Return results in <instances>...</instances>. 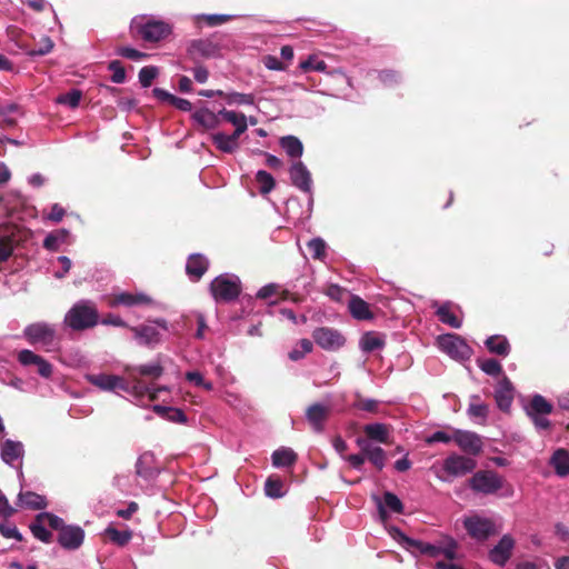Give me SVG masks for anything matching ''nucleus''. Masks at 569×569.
I'll return each instance as SVG.
<instances>
[{
    "label": "nucleus",
    "mask_w": 569,
    "mask_h": 569,
    "mask_svg": "<svg viewBox=\"0 0 569 569\" xmlns=\"http://www.w3.org/2000/svg\"><path fill=\"white\" fill-rule=\"evenodd\" d=\"M130 28L133 33L149 42H158L171 33V26L168 22L147 14L136 16Z\"/></svg>",
    "instance_id": "obj_1"
},
{
    "label": "nucleus",
    "mask_w": 569,
    "mask_h": 569,
    "mask_svg": "<svg viewBox=\"0 0 569 569\" xmlns=\"http://www.w3.org/2000/svg\"><path fill=\"white\" fill-rule=\"evenodd\" d=\"M64 325L72 330H86L99 323L96 305L90 300L76 302L64 316Z\"/></svg>",
    "instance_id": "obj_2"
},
{
    "label": "nucleus",
    "mask_w": 569,
    "mask_h": 569,
    "mask_svg": "<svg viewBox=\"0 0 569 569\" xmlns=\"http://www.w3.org/2000/svg\"><path fill=\"white\" fill-rule=\"evenodd\" d=\"M23 338L33 346H40L46 351L54 350L57 345L56 328L47 322H34L23 329Z\"/></svg>",
    "instance_id": "obj_3"
},
{
    "label": "nucleus",
    "mask_w": 569,
    "mask_h": 569,
    "mask_svg": "<svg viewBox=\"0 0 569 569\" xmlns=\"http://www.w3.org/2000/svg\"><path fill=\"white\" fill-rule=\"evenodd\" d=\"M86 379L103 391H116L119 389L129 395H141L144 391L142 387L131 386L130 381H126L122 377L116 375H87Z\"/></svg>",
    "instance_id": "obj_4"
},
{
    "label": "nucleus",
    "mask_w": 569,
    "mask_h": 569,
    "mask_svg": "<svg viewBox=\"0 0 569 569\" xmlns=\"http://www.w3.org/2000/svg\"><path fill=\"white\" fill-rule=\"evenodd\" d=\"M437 345L441 351L455 360H467L472 353L471 348L466 343V341L453 333L439 336L437 338Z\"/></svg>",
    "instance_id": "obj_5"
},
{
    "label": "nucleus",
    "mask_w": 569,
    "mask_h": 569,
    "mask_svg": "<svg viewBox=\"0 0 569 569\" xmlns=\"http://www.w3.org/2000/svg\"><path fill=\"white\" fill-rule=\"evenodd\" d=\"M210 290L216 300H233L240 293L239 278L230 274H221L212 280Z\"/></svg>",
    "instance_id": "obj_6"
},
{
    "label": "nucleus",
    "mask_w": 569,
    "mask_h": 569,
    "mask_svg": "<svg viewBox=\"0 0 569 569\" xmlns=\"http://www.w3.org/2000/svg\"><path fill=\"white\" fill-rule=\"evenodd\" d=\"M130 330L133 332L134 339L140 345L152 346L160 342L161 331H167L168 326L166 320L158 319L152 321V323L130 327Z\"/></svg>",
    "instance_id": "obj_7"
},
{
    "label": "nucleus",
    "mask_w": 569,
    "mask_h": 569,
    "mask_svg": "<svg viewBox=\"0 0 569 569\" xmlns=\"http://www.w3.org/2000/svg\"><path fill=\"white\" fill-rule=\"evenodd\" d=\"M463 526L467 532L476 540H486L491 535L497 532V526L490 518L481 517L479 515H472L466 517Z\"/></svg>",
    "instance_id": "obj_8"
},
{
    "label": "nucleus",
    "mask_w": 569,
    "mask_h": 569,
    "mask_svg": "<svg viewBox=\"0 0 569 569\" xmlns=\"http://www.w3.org/2000/svg\"><path fill=\"white\" fill-rule=\"evenodd\" d=\"M312 338L315 342L327 351H336L346 343V338L337 329L320 327L313 330Z\"/></svg>",
    "instance_id": "obj_9"
},
{
    "label": "nucleus",
    "mask_w": 569,
    "mask_h": 569,
    "mask_svg": "<svg viewBox=\"0 0 569 569\" xmlns=\"http://www.w3.org/2000/svg\"><path fill=\"white\" fill-rule=\"evenodd\" d=\"M153 303V300L150 296L144 292H129V291H117L113 292L109 300L108 306L111 308H117L120 306L132 308L139 306H150Z\"/></svg>",
    "instance_id": "obj_10"
},
{
    "label": "nucleus",
    "mask_w": 569,
    "mask_h": 569,
    "mask_svg": "<svg viewBox=\"0 0 569 569\" xmlns=\"http://www.w3.org/2000/svg\"><path fill=\"white\" fill-rule=\"evenodd\" d=\"M472 490L490 495L502 488V479L492 471L476 472L470 479Z\"/></svg>",
    "instance_id": "obj_11"
},
{
    "label": "nucleus",
    "mask_w": 569,
    "mask_h": 569,
    "mask_svg": "<svg viewBox=\"0 0 569 569\" xmlns=\"http://www.w3.org/2000/svg\"><path fill=\"white\" fill-rule=\"evenodd\" d=\"M476 466L477 463L472 458L459 455H450L443 460L442 470L449 477H462L473 471Z\"/></svg>",
    "instance_id": "obj_12"
},
{
    "label": "nucleus",
    "mask_w": 569,
    "mask_h": 569,
    "mask_svg": "<svg viewBox=\"0 0 569 569\" xmlns=\"http://www.w3.org/2000/svg\"><path fill=\"white\" fill-rule=\"evenodd\" d=\"M20 230L17 226H0V261H6L12 254L14 246L20 241Z\"/></svg>",
    "instance_id": "obj_13"
},
{
    "label": "nucleus",
    "mask_w": 569,
    "mask_h": 569,
    "mask_svg": "<svg viewBox=\"0 0 569 569\" xmlns=\"http://www.w3.org/2000/svg\"><path fill=\"white\" fill-rule=\"evenodd\" d=\"M18 361L24 367L34 366L42 378L49 379L52 376V365L29 349H23L18 353Z\"/></svg>",
    "instance_id": "obj_14"
},
{
    "label": "nucleus",
    "mask_w": 569,
    "mask_h": 569,
    "mask_svg": "<svg viewBox=\"0 0 569 569\" xmlns=\"http://www.w3.org/2000/svg\"><path fill=\"white\" fill-rule=\"evenodd\" d=\"M427 550L428 556L432 558L443 557L448 560L460 558L458 542L450 537H446L437 543H429Z\"/></svg>",
    "instance_id": "obj_15"
},
{
    "label": "nucleus",
    "mask_w": 569,
    "mask_h": 569,
    "mask_svg": "<svg viewBox=\"0 0 569 569\" xmlns=\"http://www.w3.org/2000/svg\"><path fill=\"white\" fill-rule=\"evenodd\" d=\"M455 442L465 452L478 455L482 450L481 438L471 431L455 430Z\"/></svg>",
    "instance_id": "obj_16"
},
{
    "label": "nucleus",
    "mask_w": 569,
    "mask_h": 569,
    "mask_svg": "<svg viewBox=\"0 0 569 569\" xmlns=\"http://www.w3.org/2000/svg\"><path fill=\"white\" fill-rule=\"evenodd\" d=\"M84 539V531L79 526H66L61 527L58 536V542L64 549L74 550L78 549Z\"/></svg>",
    "instance_id": "obj_17"
},
{
    "label": "nucleus",
    "mask_w": 569,
    "mask_h": 569,
    "mask_svg": "<svg viewBox=\"0 0 569 569\" xmlns=\"http://www.w3.org/2000/svg\"><path fill=\"white\" fill-rule=\"evenodd\" d=\"M356 442L365 458L368 459L378 470H382L386 465V452L383 449L372 445L368 439L363 438H358Z\"/></svg>",
    "instance_id": "obj_18"
},
{
    "label": "nucleus",
    "mask_w": 569,
    "mask_h": 569,
    "mask_svg": "<svg viewBox=\"0 0 569 569\" xmlns=\"http://www.w3.org/2000/svg\"><path fill=\"white\" fill-rule=\"evenodd\" d=\"M331 411L329 405H322L319 402L312 403L306 411V418L316 432H321L326 420L328 419Z\"/></svg>",
    "instance_id": "obj_19"
},
{
    "label": "nucleus",
    "mask_w": 569,
    "mask_h": 569,
    "mask_svg": "<svg viewBox=\"0 0 569 569\" xmlns=\"http://www.w3.org/2000/svg\"><path fill=\"white\" fill-rule=\"evenodd\" d=\"M515 540L510 535H505L499 542L490 550V560L498 565L503 566L510 558Z\"/></svg>",
    "instance_id": "obj_20"
},
{
    "label": "nucleus",
    "mask_w": 569,
    "mask_h": 569,
    "mask_svg": "<svg viewBox=\"0 0 569 569\" xmlns=\"http://www.w3.org/2000/svg\"><path fill=\"white\" fill-rule=\"evenodd\" d=\"M292 183L305 192H311L312 180L309 170L301 161H296L290 168Z\"/></svg>",
    "instance_id": "obj_21"
},
{
    "label": "nucleus",
    "mask_w": 569,
    "mask_h": 569,
    "mask_svg": "<svg viewBox=\"0 0 569 569\" xmlns=\"http://www.w3.org/2000/svg\"><path fill=\"white\" fill-rule=\"evenodd\" d=\"M1 459L7 465L13 466L17 461H21L24 455L22 442L7 439L0 445Z\"/></svg>",
    "instance_id": "obj_22"
},
{
    "label": "nucleus",
    "mask_w": 569,
    "mask_h": 569,
    "mask_svg": "<svg viewBox=\"0 0 569 569\" xmlns=\"http://www.w3.org/2000/svg\"><path fill=\"white\" fill-rule=\"evenodd\" d=\"M495 399L502 411H508L513 401V387L507 377H503L496 389Z\"/></svg>",
    "instance_id": "obj_23"
},
{
    "label": "nucleus",
    "mask_w": 569,
    "mask_h": 569,
    "mask_svg": "<svg viewBox=\"0 0 569 569\" xmlns=\"http://www.w3.org/2000/svg\"><path fill=\"white\" fill-rule=\"evenodd\" d=\"M124 371L128 373V378L130 381V385H132V377L138 378L137 375L150 377L153 379H158L163 373V367L159 361L147 363V365H140L136 367L127 366L124 368Z\"/></svg>",
    "instance_id": "obj_24"
},
{
    "label": "nucleus",
    "mask_w": 569,
    "mask_h": 569,
    "mask_svg": "<svg viewBox=\"0 0 569 569\" xmlns=\"http://www.w3.org/2000/svg\"><path fill=\"white\" fill-rule=\"evenodd\" d=\"M348 309L351 316L357 320H371L373 318L369 305L358 296L350 295Z\"/></svg>",
    "instance_id": "obj_25"
},
{
    "label": "nucleus",
    "mask_w": 569,
    "mask_h": 569,
    "mask_svg": "<svg viewBox=\"0 0 569 569\" xmlns=\"http://www.w3.org/2000/svg\"><path fill=\"white\" fill-rule=\"evenodd\" d=\"M211 138L216 147L222 152L231 153L239 147V136L234 133L226 134L223 132H216Z\"/></svg>",
    "instance_id": "obj_26"
},
{
    "label": "nucleus",
    "mask_w": 569,
    "mask_h": 569,
    "mask_svg": "<svg viewBox=\"0 0 569 569\" xmlns=\"http://www.w3.org/2000/svg\"><path fill=\"white\" fill-rule=\"evenodd\" d=\"M219 114H221V117L226 121H228L232 126H234V132L233 133L236 136L240 137L247 130V128H248V119H247V117L243 113L222 109L221 111H219Z\"/></svg>",
    "instance_id": "obj_27"
},
{
    "label": "nucleus",
    "mask_w": 569,
    "mask_h": 569,
    "mask_svg": "<svg viewBox=\"0 0 569 569\" xmlns=\"http://www.w3.org/2000/svg\"><path fill=\"white\" fill-rule=\"evenodd\" d=\"M386 345L385 338L381 333L369 331L366 332L359 341L360 349L363 352H372L382 349Z\"/></svg>",
    "instance_id": "obj_28"
},
{
    "label": "nucleus",
    "mask_w": 569,
    "mask_h": 569,
    "mask_svg": "<svg viewBox=\"0 0 569 569\" xmlns=\"http://www.w3.org/2000/svg\"><path fill=\"white\" fill-rule=\"evenodd\" d=\"M208 268V260L201 254H191L187 261V273L194 280L202 277Z\"/></svg>",
    "instance_id": "obj_29"
},
{
    "label": "nucleus",
    "mask_w": 569,
    "mask_h": 569,
    "mask_svg": "<svg viewBox=\"0 0 569 569\" xmlns=\"http://www.w3.org/2000/svg\"><path fill=\"white\" fill-rule=\"evenodd\" d=\"M550 465L559 477L569 476V453L565 449H557L550 458Z\"/></svg>",
    "instance_id": "obj_30"
},
{
    "label": "nucleus",
    "mask_w": 569,
    "mask_h": 569,
    "mask_svg": "<svg viewBox=\"0 0 569 569\" xmlns=\"http://www.w3.org/2000/svg\"><path fill=\"white\" fill-rule=\"evenodd\" d=\"M433 307H437L436 313L442 323L456 329L461 327L462 321L452 312V306L450 302H446L443 305L435 303Z\"/></svg>",
    "instance_id": "obj_31"
},
{
    "label": "nucleus",
    "mask_w": 569,
    "mask_h": 569,
    "mask_svg": "<svg viewBox=\"0 0 569 569\" xmlns=\"http://www.w3.org/2000/svg\"><path fill=\"white\" fill-rule=\"evenodd\" d=\"M193 57L210 58L218 53V47L209 40L193 41L189 49Z\"/></svg>",
    "instance_id": "obj_32"
},
{
    "label": "nucleus",
    "mask_w": 569,
    "mask_h": 569,
    "mask_svg": "<svg viewBox=\"0 0 569 569\" xmlns=\"http://www.w3.org/2000/svg\"><path fill=\"white\" fill-rule=\"evenodd\" d=\"M22 112L16 103H9L0 107V126L13 127Z\"/></svg>",
    "instance_id": "obj_33"
},
{
    "label": "nucleus",
    "mask_w": 569,
    "mask_h": 569,
    "mask_svg": "<svg viewBox=\"0 0 569 569\" xmlns=\"http://www.w3.org/2000/svg\"><path fill=\"white\" fill-rule=\"evenodd\" d=\"M271 459L277 468L289 467L297 461V455L291 448L282 447L272 453Z\"/></svg>",
    "instance_id": "obj_34"
},
{
    "label": "nucleus",
    "mask_w": 569,
    "mask_h": 569,
    "mask_svg": "<svg viewBox=\"0 0 569 569\" xmlns=\"http://www.w3.org/2000/svg\"><path fill=\"white\" fill-rule=\"evenodd\" d=\"M221 114L203 108L194 112L193 119L206 129H213L220 124Z\"/></svg>",
    "instance_id": "obj_35"
},
{
    "label": "nucleus",
    "mask_w": 569,
    "mask_h": 569,
    "mask_svg": "<svg viewBox=\"0 0 569 569\" xmlns=\"http://www.w3.org/2000/svg\"><path fill=\"white\" fill-rule=\"evenodd\" d=\"M280 146L290 158H300L303 153L302 142L295 136L282 137Z\"/></svg>",
    "instance_id": "obj_36"
},
{
    "label": "nucleus",
    "mask_w": 569,
    "mask_h": 569,
    "mask_svg": "<svg viewBox=\"0 0 569 569\" xmlns=\"http://www.w3.org/2000/svg\"><path fill=\"white\" fill-rule=\"evenodd\" d=\"M551 411L552 405L540 395L533 396L529 406L527 407V412L530 417H533L535 415L547 416Z\"/></svg>",
    "instance_id": "obj_37"
},
{
    "label": "nucleus",
    "mask_w": 569,
    "mask_h": 569,
    "mask_svg": "<svg viewBox=\"0 0 569 569\" xmlns=\"http://www.w3.org/2000/svg\"><path fill=\"white\" fill-rule=\"evenodd\" d=\"M363 431L369 439L376 440L381 443H387L389 438V430L383 423H370L363 427Z\"/></svg>",
    "instance_id": "obj_38"
},
{
    "label": "nucleus",
    "mask_w": 569,
    "mask_h": 569,
    "mask_svg": "<svg viewBox=\"0 0 569 569\" xmlns=\"http://www.w3.org/2000/svg\"><path fill=\"white\" fill-rule=\"evenodd\" d=\"M132 377V385L131 386H140L142 389H144L141 395H130L134 398L137 402H142V400L148 397L149 401H156L159 398V393L161 392L160 388L151 387L146 385L140 378Z\"/></svg>",
    "instance_id": "obj_39"
},
{
    "label": "nucleus",
    "mask_w": 569,
    "mask_h": 569,
    "mask_svg": "<svg viewBox=\"0 0 569 569\" xmlns=\"http://www.w3.org/2000/svg\"><path fill=\"white\" fill-rule=\"evenodd\" d=\"M470 400L471 401L467 410L469 417L472 419L486 420L489 412V407L480 401V397L478 395H472Z\"/></svg>",
    "instance_id": "obj_40"
},
{
    "label": "nucleus",
    "mask_w": 569,
    "mask_h": 569,
    "mask_svg": "<svg viewBox=\"0 0 569 569\" xmlns=\"http://www.w3.org/2000/svg\"><path fill=\"white\" fill-rule=\"evenodd\" d=\"M486 346L490 352L499 356H507L510 350V346L507 338L502 336L489 337L486 340Z\"/></svg>",
    "instance_id": "obj_41"
},
{
    "label": "nucleus",
    "mask_w": 569,
    "mask_h": 569,
    "mask_svg": "<svg viewBox=\"0 0 569 569\" xmlns=\"http://www.w3.org/2000/svg\"><path fill=\"white\" fill-rule=\"evenodd\" d=\"M152 409L156 413H158L159 416H161L163 418H167L170 421L181 422V423H184L187 421V417H186L184 412L180 409L164 407V406H160V405H154L152 407Z\"/></svg>",
    "instance_id": "obj_42"
},
{
    "label": "nucleus",
    "mask_w": 569,
    "mask_h": 569,
    "mask_svg": "<svg viewBox=\"0 0 569 569\" xmlns=\"http://www.w3.org/2000/svg\"><path fill=\"white\" fill-rule=\"evenodd\" d=\"M19 501L22 506L32 509H41L46 507L44 498L31 491L21 492L19 495Z\"/></svg>",
    "instance_id": "obj_43"
},
{
    "label": "nucleus",
    "mask_w": 569,
    "mask_h": 569,
    "mask_svg": "<svg viewBox=\"0 0 569 569\" xmlns=\"http://www.w3.org/2000/svg\"><path fill=\"white\" fill-rule=\"evenodd\" d=\"M378 507H379L381 516H385L383 507H387L388 509H390L391 511L397 512V513L402 512V509H403V506H402V502L400 501V499L391 492L385 493L383 503L380 500H378Z\"/></svg>",
    "instance_id": "obj_44"
},
{
    "label": "nucleus",
    "mask_w": 569,
    "mask_h": 569,
    "mask_svg": "<svg viewBox=\"0 0 569 569\" xmlns=\"http://www.w3.org/2000/svg\"><path fill=\"white\" fill-rule=\"evenodd\" d=\"M313 349L312 342L309 339H301L297 346L288 353L291 361H299L303 359Z\"/></svg>",
    "instance_id": "obj_45"
},
{
    "label": "nucleus",
    "mask_w": 569,
    "mask_h": 569,
    "mask_svg": "<svg viewBox=\"0 0 569 569\" xmlns=\"http://www.w3.org/2000/svg\"><path fill=\"white\" fill-rule=\"evenodd\" d=\"M104 535L116 545L126 546L132 538L130 530H118L113 527H108Z\"/></svg>",
    "instance_id": "obj_46"
},
{
    "label": "nucleus",
    "mask_w": 569,
    "mask_h": 569,
    "mask_svg": "<svg viewBox=\"0 0 569 569\" xmlns=\"http://www.w3.org/2000/svg\"><path fill=\"white\" fill-rule=\"evenodd\" d=\"M67 236L68 232L66 230L51 232L46 237L43 247L50 251H56L59 249V246L66 241Z\"/></svg>",
    "instance_id": "obj_47"
},
{
    "label": "nucleus",
    "mask_w": 569,
    "mask_h": 569,
    "mask_svg": "<svg viewBox=\"0 0 569 569\" xmlns=\"http://www.w3.org/2000/svg\"><path fill=\"white\" fill-rule=\"evenodd\" d=\"M264 491L268 497L280 498L284 495L283 482L279 478L269 477L264 485Z\"/></svg>",
    "instance_id": "obj_48"
},
{
    "label": "nucleus",
    "mask_w": 569,
    "mask_h": 569,
    "mask_svg": "<svg viewBox=\"0 0 569 569\" xmlns=\"http://www.w3.org/2000/svg\"><path fill=\"white\" fill-rule=\"evenodd\" d=\"M256 180L259 183L260 192L266 194L274 188L273 177L264 170H259L256 174Z\"/></svg>",
    "instance_id": "obj_49"
},
{
    "label": "nucleus",
    "mask_w": 569,
    "mask_h": 569,
    "mask_svg": "<svg viewBox=\"0 0 569 569\" xmlns=\"http://www.w3.org/2000/svg\"><path fill=\"white\" fill-rule=\"evenodd\" d=\"M82 93L80 90L73 89L64 94H61L57 98V103L66 104L70 108H76L79 106Z\"/></svg>",
    "instance_id": "obj_50"
},
{
    "label": "nucleus",
    "mask_w": 569,
    "mask_h": 569,
    "mask_svg": "<svg viewBox=\"0 0 569 569\" xmlns=\"http://www.w3.org/2000/svg\"><path fill=\"white\" fill-rule=\"evenodd\" d=\"M299 67L303 71L316 70L323 72L327 69V63L315 56H310L306 61H302Z\"/></svg>",
    "instance_id": "obj_51"
},
{
    "label": "nucleus",
    "mask_w": 569,
    "mask_h": 569,
    "mask_svg": "<svg viewBox=\"0 0 569 569\" xmlns=\"http://www.w3.org/2000/svg\"><path fill=\"white\" fill-rule=\"evenodd\" d=\"M157 74L158 69L156 67H143L139 71V81L141 86L144 88L150 87Z\"/></svg>",
    "instance_id": "obj_52"
},
{
    "label": "nucleus",
    "mask_w": 569,
    "mask_h": 569,
    "mask_svg": "<svg viewBox=\"0 0 569 569\" xmlns=\"http://www.w3.org/2000/svg\"><path fill=\"white\" fill-rule=\"evenodd\" d=\"M479 367L485 373H487L489 376H498V375H500V372L502 370L499 361H497L495 359H487V360L479 361Z\"/></svg>",
    "instance_id": "obj_53"
},
{
    "label": "nucleus",
    "mask_w": 569,
    "mask_h": 569,
    "mask_svg": "<svg viewBox=\"0 0 569 569\" xmlns=\"http://www.w3.org/2000/svg\"><path fill=\"white\" fill-rule=\"evenodd\" d=\"M308 248L315 259H322L326 251V242L320 238H315L308 242Z\"/></svg>",
    "instance_id": "obj_54"
},
{
    "label": "nucleus",
    "mask_w": 569,
    "mask_h": 569,
    "mask_svg": "<svg viewBox=\"0 0 569 569\" xmlns=\"http://www.w3.org/2000/svg\"><path fill=\"white\" fill-rule=\"evenodd\" d=\"M30 530L42 542H49L51 539V532L40 522L32 523Z\"/></svg>",
    "instance_id": "obj_55"
},
{
    "label": "nucleus",
    "mask_w": 569,
    "mask_h": 569,
    "mask_svg": "<svg viewBox=\"0 0 569 569\" xmlns=\"http://www.w3.org/2000/svg\"><path fill=\"white\" fill-rule=\"evenodd\" d=\"M186 379L196 386L202 387L206 390H212L213 386L211 382L206 381L202 375L198 371H188L186 373Z\"/></svg>",
    "instance_id": "obj_56"
},
{
    "label": "nucleus",
    "mask_w": 569,
    "mask_h": 569,
    "mask_svg": "<svg viewBox=\"0 0 569 569\" xmlns=\"http://www.w3.org/2000/svg\"><path fill=\"white\" fill-rule=\"evenodd\" d=\"M450 441H455V431L450 435L446 431L439 430V431L433 432L431 436H429L426 439V442L429 445L435 443V442L448 443Z\"/></svg>",
    "instance_id": "obj_57"
},
{
    "label": "nucleus",
    "mask_w": 569,
    "mask_h": 569,
    "mask_svg": "<svg viewBox=\"0 0 569 569\" xmlns=\"http://www.w3.org/2000/svg\"><path fill=\"white\" fill-rule=\"evenodd\" d=\"M109 69L113 72L111 80L114 83H122L124 81L126 72H124V69L122 68L120 61H118V60L111 61L109 64Z\"/></svg>",
    "instance_id": "obj_58"
},
{
    "label": "nucleus",
    "mask_w": 569,
    "mask_h": 569,
    "mask_svg": "<svg viewBox=\"0 0 569 569\" xmlns=\"http://www.w3.org/2000/svg\"><path fill=\"white\" fill-rule=\"evenodd\" d=\"M228 101L237 104H252L254 102V97L250 93L232 92L228 96Z\"/></svg>",
    "instance_id": "obj_59"
},
{
    "label": "nucleus",
    "mask_w": 569,
    "mask_h": 569,
    "mask_svg": "<svg viewBox=\"0 0 569 569\" xmlns=\"http://www.w3.org/2000/svg\"><path fill=\"white\" fill-rule=\"evenodd\" d=\"M326 293L328 297L336 301H342L345 297L349 295L346 289L339 287L338 284H330L327 288Z\"/></svg>",
    "instance_id": "obj_60"
},
{
    "label": "nucleus",
    "mask_w": 569,
    "mask_h": 569,
    "mask_svg": "<svg viewBox=\"0 0 569 569\" xmlns=\"http://www.w3.org/2000/svg\"><path fill=\"white\" fill-rule=\"evenodd\" d=\"M53 48V42L49 37H43L39 48H34L30 51V56H44L49 53Z\"/></svg>",
    "instance_id": "obj_61"
},
{
    "label": "nucleus",
    "mask_w": 569,
    "mask_h": 569,
    "mask_svg": "<svg viewBox=\"0 0 569 569\" xmlns=\"http://www.w3.org/2000/svg\"><path fill=\"white\" fill-rule=\"evenodd\" d=\"M0 533L6 538H13L18 541L22 540V535L19 532L16 526L0 523Z\"/></svg>",
    "instance_id": "obj_62"
},
{
    "label": "nucleus",
    "mask_w": 569,
    "mask_h": 569,
    "mask_svg": "<svg viewBox=\"0 0 569 569\" xmlns=\"http://www.w3.org/2000/svg\"><path fill=\"white\" fill-rule=\"evenodd\" d=\"M117 53L121 57H124V58H128L131 60H141L147 57L146 53L140 52V51H138L133 48H129V47L119 48Z\"/></svg>",
    "instance_id": "obj_63"
},
{
    "label": "nucleus",
    "mask_w": 569,
    "mask_h": 569,
    "mask_svg": "<svg viewBox=\"0 0 569 569\" xmlns=\"http://www.w3.org/2000/svg\"><path fill=\"white\" fill-rule=\"evenodd\" d=\"M262 62L269 70L282 71L286 69V66L274 56L263 57Z\"/></svg>",
    "instance_id": "obj_64"
}]
</instances>
